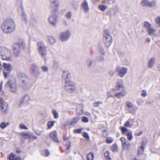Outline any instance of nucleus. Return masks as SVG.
<instances>
[{
  "label": "nucleus",
  "mask_w": 160,
  "mask_h": 160,
  "mask_svg": "<svg viewBox=\"0 0 160 160\" xmlns=\"http://www.w3.org/2000/svg\"><path fill=\"white\" fill-rule=\"evenodd\" d=\"M1 27L3 32L8 34L13 32L15 30L16 25L13 20L8 19L3 21Z\"/></svg>",
  "instance_id": "f257e3e1"
},
{
  "label": "nucleus",
  "mask_w": 160,
  "mask_h": 160,
  "mask_svg": "<svg viewBox=\"0 0 160 160\" xmlns=\"http://www.w3.org/2000/svg\"><path fill=\"white\" fill-rule=\"evenodd\" d=\"M59 6V3L58 0H54L52 1L51 6L53 10L52 12V15L48 20L50 24L54 26L57 23V16L56 14L58 12Z\"/></svg>",
  "instance_id": "f03ea898"
},
{
  "label": "nucleus",
  "mask_w": 160,
  "mask_h": 160,
  "mask_svg": "<svg viewBox=\"0 0 160 160\" xmlns=\"http://www.w3.org/2000/svg\"><path fill=\"white\" fill-rule=\"evenodd\" d=\"M25 49V43L22 39H20L18 42L15 43L13 45V53L16 56L20 55V50H24Z\"/></svg>",
  "instance_id": "7ed1b4c3"
},
{
  "label": "nucleus",
  "mask_w": 160,
  "mask_h": 160,
  "mask_svg": "<svg viewBox=\"0 0 160 160\" xmlns=\"http://www.w3.org/2000/svg\"><path fill=\"white\" fill-rule=\"evenodd\" d=\"M0 55L3 60H11V52L10 51L4 47H0Z\"/></svg>",
  "instance_id": "20e7f679"
},
{
  "label": "nucleus",
  "mask_w": 160,
  "mask_h": 160,
  "mask_svg": "<svg viewBox=\"0 0 160 160\" xmlns=\"http://www.w3.org/2000/svg\"><path fill=\"white\" fill-rule=\"evenodd\" d=\"M103 36L104 43L107 47H109L112 42V38L110 32L107 30H105Z\"/></svg>",
  "instance_id": "39448f33"
},
{
  "label": "nucleus",
  "mask_w": 160,
  "mask_h": 160,
  "mask_svg": "<svg viewBox=\"0 0 160 160\" xmlns=\"http://www.w3.org/2000/svg\"><path fill=\"white\" fill-rule=\"evenodd\" d=\"M6 86L9 88L12 92L15 93L17 92V87L16 81L14 78L9 79L7 82Z\"/></svg>",
  "instance_id": "423d86ee"
},
{
  "label": "nucleus",
  "mask_w": 160,
  "mask_h": 160,
  "mask_svg": "<svg viewBox=\"0 0 160 160\" xmlns=\"http://www.w3.org/2000/svg\"><path fill=\"white\" fill-rule=\"evenodd\" d=\"M37 45L39 53L42 57H45L47 54V50L46 47L44 44L41 42H38Z\"/></svg>",
  "instance_id": "0eeeda50"
},
{
  "label": "nucleus",
  "mask_w": 160,
  "mask_h": 160,
  "mask_svg": "<svg viewBox=\"0 0 160 160\" xmlns=\"http://www.w3.org/2000/svg\"><path fill=\"white\" fill-rule=\"evenodd\" d=\"M144 27L147 28L148 33L150 35L153 34L155 32L156 30L151 27V25L147 22H144Z\"/></svg>",
  "instance_id": "6e6552de"
},
{
  "label": "nucleus",
  "mask_w": 160,
  "mask_h": 160,
  "mask_svg": "<svg viewBox=\"0 0 160 160\" xmlns=\"http://www.w3.org/2000/svg\"><path fill=\"white\" fill-rule=\"evenodd\" d=\"M70 33L69 31L62 32L59 35L60 39L62 41L67 40L70 36Z\"/></svg>",
  "instance_id": "1a4fd4ad"
},
{
  "label": "nucleus",
  "mask_w": 160,
  "mask_h": 160,
  "mask_svg": "<svg viewBox=\"0 0 160 160\" xmlns=\"http://www.w3.org/2000/svg\"><path fill=\"white\" fill-rule=\"evenodd\" d=\"M65 89L66 90L71 91L72 92L75 89V86L73 82L70 81H67L65 84Z\"/></svg>",
  "instance_id": "9d476101"
},
{
  "label": "nucleus",
  "mask_w": 160,
  "mask_h": 160,
  "mask_svg": "<svg viewBox=\"0 0 160 160\" xmlns=\"http://www.w3.org/2000/svg\"><path fill=\"white\" fill-rule=\"evenodd\" d=\"M141 4L143 6H147L150 7L154 6L156 3L154 1H152L151 2L148 1V0H143L141 2Z\"/></svg>",
  "instance_id": "9b49d317"
},
{
  "label": "nucleus",
  "mask_w": 160,
  "mask_h": 160,
  "mask_svg": "<svg viewBox=\"0 0 160 160\" xmlns=\"http://www.w3.org/2000/svg\"><path fill=\"white\" fill-rule=\"evenodd\" d=\"M9 110L8 105L6 102L4 103L0 106V112L4 114L6 113Z\"/></svg>",
  "instance_id": "f8f14e48"
},
{
  "label": "nucleus",
  "mask_w": 160,
  "mask_h": 160,
  "mask_svg": "<svg viewBox=\"0 0 160 160\" xmlns=\"http://www.w3.org/2000/svg\"><path fill=\"white\" fill-rule=\"evenodd\" d=\"M81 7H82L85 12H88L89 10V7L86 0H84L81 4Z\"/></svg>",
  "instance_id": "ddd939ff"
},
{
  "label": "nucleus",
  "mask_w": 160,
  "mask_h": 160,
  "mask_svg": "<svg viewBox=\"0 0 160 160\" xmlns=\"http://www.w3.org/2000/svg\"><path fill=\"white\" fill-rule=\"evenodd\" d=\"M121 141L122 142V146L123 149H128L129 145L126 142V138L124 137H122L121 138Z\"/></svg>",
  "instance_id": "4468645a"
},
{
  "label": "nucleus",
  "mask_w": 160,
  "mask_h": 160,
  "mask_svg": "<svg viewBox=\"0 0 160 160\" xmlns=\"http://www.w3.org/2000/svg\"><path fill=\"white\" fill-rule=\"evenodd\" d=\"M50 136L52 138L54 141L56 142L59 143V141L57 139V133L56 131H54L50 134Z\"/></svg>",
  "instance_id": "2eb2a0df"
},
{
  "label": "nucleus",
  "mask_w": 160,
  "mask_h": 160,
  "mask_svg": "<svg viewBox=\"0 0 160 160\" xmlns=\"http://www.w3.org/2000/svg\"><path fill=\"white\" fill-rule=\"evenodd\" d=\"M21 136L26 139L31 138L32 135L31 132H21L20 133Z\"/></svg>",
  "instance_id": "dca6fc26"
},
{
  "label": "nucleus",
  "mask_w": 160,
  "mask_h": 160,
  "mask_svg": "<svg viewBox=\"0 0 160 160\" xmlns=\"http://www.w3.org/2000/svg\"><path fill=\"white\" fill-rule=\"evenodd\" d=\"M145 145V144L143 142L141 143V144L140 147L138 149V155H141L144 152V149Z\"/></svg>",
  "instance_id": "f3484780"
},
{
  "label": "nucleus",
  "mask_w": 160,
  "mask_h": 160,
  "mask_svg": "<svg viewBox=\"0 0 160 160\" xmlns=\"http://www.w3.org/2000/svg\"><path fill=\"white\" fill-rule=\"evenodd\" d=\"M3 67L4 69L8 72H10L12 69V67L10 64H7L5 63L3 64Z\"/></svg>",
  "instance_id": "a211bd4d"
},
{
  "label": "nucleus",
  "mask_w": 160,
  "mask_h": 160,
  "mask_svg": "<svg viewBox=\"0 0 160 160\" xmlns=\"http://www.w3.org/2000/svg\"><path fill=\"white\" fill-rule=\"evenodd\" d=\"M80 119L79 117H76L73 118L71 120L69 125H72L76 124L79 120Z\"/></svg>",
  "instance_id": "6ab92c4d"
},
{
  "label": "nucleus",
  "mask_w": 160,
  "mask_h": 160,
  "mask_svg": "<svg viewBox=\"0 0 160 160\" xmlns=\"http://www.w3.org/2000/svg\"><path fill=\"white\" fill-rule=\"evenodd\" d=\"M62 77L65 79H68L71 78L70 73H68L67 71H64L63 72Z\"/></svg>",
  "instance_id": "aec40b11"
},
{
  "label": "nucleus",
  "mask_w": 160,
  "mask_h": 160,
  "mask_svg": "<svg viewBox=\"0 0 160 160\" xmlns=\"http://www.w3.org/2000/svg\"><path fill=\"white\" fill-rule=\"evenodd\" d=\"M134 122L132 120L127 121L125 123L124 125L125 127H130L133 125Z\"/></svg>",
  "instance_id": "412c9836"
},
{
  "label": "nucleus",
  "mask_w": 160,
  "mask_h": 160,
  "mask_svg": "<svg viewBox=\"0 0 160 160\" xmlns=\"http://www.w3.org/2000/svg\"><path fill=\"white\" fill-rule=\"evenodd\" d=\"M127 69L125 68H122L121 69V77H123L126 74L127 72Z\"/></svg>",
  "instance_id": "4be33fe9"
},
{
  "label": "nucleus",
  "mask_w": 160,
  "mask_h": 160,
  "mask_svg": "<svg viewBox=\"0 0 160 160\" xmlns=\"http://www.w3.org/2000/svg\"><path fill=\"white\" fill-rule=\"evenodd\" d=\"M94 157V154L92 152H90L88 154L87 158L88 160H93Z\"/></svg>",
  "instance_id": "5701e85b"
},
{
  "label": "nucleus",
  "mask_w": 160,
  "mask_h": 160,
  "mask_svg": "<svg viewBox=\"0 0 160 160\" xmlns=\"http://www.w3.org/2000/svg\"><path fill=\"white\" fill-rule=\"evenodd\" d=\"M154 62V58H151L148 63V66L149 67L151 68L152 67L153 64Z\"/></svg>",
  "instance_id": "b1692460"
},
{
  "label": "nucleus",
  "mask_w": 160,
  "mask_h": 160,
  "mask_svg": "<svg viewBox=\"0 0 160 160\" xmlns=\"http://www.w3.org/2000/svg\"><path fill=\"white\" fill-rule=\"evenodd\" d=\"M9 122H3L1 123L0 125V127L2 129H3L5 128L7 126L9 125Z\"/></svg>",
  "instance_id": "393cba45"
},
{
  "label": "nucleus",
  "mask_w": 160,
  "mask_h": 160,
  "mask_svg": "<svg viewBox=\"0 0 160 160\" xmlns=\"http://www.w3.org/2000/svg\"><path fill=\"white\" fill-rule=\"evenodd\" d=\"M48 38L50 42L52 44H54L56 42L55 38L52 36H48Z\"/></svg>",
  "instance_id": "a878e982"
},
{
  "label": "nucleus",
  "mask_w": 160,
  "mask_h": 160,
  "mask_svg": "<svg viewBox=\"0 0 160 160\" xmlns=\"http://www.w3.org/2000/svg\"><path fill=\"white\" fill-rule=\"evenodd\" d=\"M99 8L102 11H105L107 8V6L102 4H100L99 5Z\"/></svg>",
  "instance_id": "bb28decb"
},
{
  "label": "nucleus",
  "mask_w": 160,
  "mask_h": 160,
  "mask_svg": "<svg viewBox=\"0 0 160 160\" xmlns=\"http://www.w3.org/2000/svg\"><path fill=\"white\" fill-rule=\"evenodd\" d=\"M16 155L13 152H12L8 156L9 160H14Z\"/></svg>",
  "instance_id": "cd10ccee"
},
{
  "label": "nucleus",
  "mask_w": 160,
  "mask_h": 160,
  "mask_svg": "<svg viewBox=\"0 0 160 160\" xmlns=\"http://www.w3.org/2000/svg\"><path fill=\"white\" fill-rule=\"evenodd\" d=\"M118 149V147L116 144H114L111 147V150L113 152H116Z\"/></svg>",
  "instance_id": "c85d7f7f"
},
{
  "label": "nucleus",
  "mask_w": 160,
  "mask_h": 160,
  "mask_svg": "<svg viewBox=\"0 0 160 160\" xmlns=\"http://www.w3.org/2000/svg\"><path fill=\"white\" fill-rule=\"evenodd\" d=\"M52 112L54 115V118H57L58 117V112L55 109H53Z\"/></svg>",
  "instance_id": "c756f323"
},
{
  "label": "nucleus",
  "mask_w": 160,
  "mask_h": 160,
  "mask_svg": "<svg viewBox=\"0 0 160 160\" xmlns=\"http://www.w3.org/2000/svg\"><path fill=\"white\" fill-rule=\"evenodd\" d=\"M104 155L105 157L107 159L109 160H111V158L110 156L109 153L108 151H106L104 154Z\"/></svg>",
  "instance_id": "7c9ffc66"
},
{
  "label": "nucleus",
  "mask_w": 160,
  "mask_h": 160,
  "mask_svg": "<svg viewBox=\"0 0 160 160\" xmlns=\"http://www.w3.org/2000/svg\"><path fill=\"white\" fill-rule=\"evenodd\" d=\"M82 135L83 137H84L87 140H88L89 139V136L88 133L84 132L83 133Z\"/></svg>",
  "instance_id": "2f4dec72"
},
{
  "label": "nucleus",
  "mask_w": 160,
  "mask_h": 160,
  "mask_svg": "<svg viewBox=\"0 0 160 160\" xmlns=\"http://www.w3.org/2000/svg\"><path fill=\"white\" fill-rule=\"evenodd\" d=\"M82 121L83 122L86 123L88 122L89 120L88 117L85 116H83L82 118Z\"/></svg>",
  "instance_id": "473e14b6"
},
{
  "label": "nucleus",
  "mask_w": 160,
  "mask_h": 160,
  "mask_svg": "<svg viewBox=\"0 0 160 160\" xmlns=\"http://www.w3.org/2000/svg\"><path fill=\"white\" fill-rule=\"evenodd\" d=\"M54 124V121H50L48 123V128H50L52 127Z\"/></svg>",
  "instance_id": "72a5a7b5"
},
{
  "label": "nucleus",
  "mask_w": 160,
  "mask_h": 160,
  "mask_svg": "<svg viewBox=\"0 0 160 160\" xmlns=\"http://www.w3.org/2000/svg\"><path fill=\"white\" fill-rule=\"evenodd\" d=\"M113 141V140L112 138L110 137H108L107 138L106 141V142L108 143H110L112 142Z\"/></svg>",
  "instance_id": "f704fd0d"
},
{
  "label": "nucleus",
  "mask_w": 160,
  "mask_h": 160,
  "mask_svg": "<svg viewBox=\"0 0 160 160\" xmlns=\"http://www.w3.org/2000/svg\"><path fill=\"white\" fill-rule=\"evenodd\" d=\"M50 154V153L49 150L48 149H46L44 151L43 155L47 157Z\"/></svg>",
  "instance_id": "c9c22d12"
},
{
  "label": "nucleus",
  "mask_w": 160,
  "mask_h": 160,
  "mask_svg": "<svg viewBox=\"0 0 160 160\" xmlns=\"http://www.w3.org/2000/svg\"><path fill=\"white\" fill-rule=\"evenodd\" d=\"M127 106L129 108H131L133 106V104L130 102L128 101L126 102Z\"/></svg>",
  "instance_id": "e433bc0d"
},
{
  "label": "nucleus",
  "mask_w": 160,
  "mask_h": 160,
  "mask_svg": "<svg viewBox=\"0 0 160 160\" xmlns=\"http://www.w3.org/2000/svg\"><path fill=\"white\" fill-rule=\"evenodd\" d=\"M127 138L129 140H131L132 139V136L131 133L129 132L128 134Z\"/></svg>",
  "instance_id": "4c0bfd02"
},
{
  "label": "nucleus",
  "mask_w": 160,
  "mask_h": 160,
  "mask_svg": "<svg viewBox=\"0 0 160 160\" xmlns=\"http://www.w3.org/2000/svg\"><path fill=\"white\" fill-rule=\"evenodd\" d=\"M66 146L67 147V149L68 150L69 149V148L71 146V142L70 141H68L67 143H66Z\"/></svg>",
  "instance_id": "58836bf2"
},
{
  "label": "nucleus",
  "mask_w": 160,
  "mask_h": 160,
  "mask_svg": "<svg viewBox=\"0 0 160 160\" xmlns=\"http://www.w3.org/2000/svg\"><path fill=\"white\" fill-rule=\"evenodd\" d=\"M147 95L146 93V91L145 90H142L141 92V95L143 97H146Z\"/></svg>",
  "instance_id": "ea45409f"
},
{
  "label": "nucleus",
  "mask_w": 160,
  "mask_h": 160,
  "mask_svg": "<svg viewBox=\"0 0 160 160\" xmlns=\"http://www.w3.org/2000/svg\"><path fill=\"white\" fill-rule=\"evenodd\" d=\"M20 128L21 129H28V128L26 127L25 125L23 124H21L20 125Z\"/></svg>",
  "instance_id": "a19ab883"
},
{
  "label": "nucleus",
  "mask_w": 160,
  "mask_h": 160,
  "mask_svg": "<svg viewBox=\"0 0 160 160\" xmlns=\"http://www.w3.org/2000/svg\"><path fill=\"white\" fill-rule=\"evenodd\" d=\"M66 17L68 19H70L72 16V13L71 12H68L66 15Z\"/></svg>",
  "instance_id": "79ce46f5"
},
{
  "label": "nucleus",
  "mask_w": 160,
  "mask_h": 160,
  "mask_svg": "<svg viewBox=\"0 0 160 160\" xmlns=\"http://www.w3.org/2000/svg\"><path fill=\"white\" fill-rule=\"evenodd\" d=\"M155 22L156 23L159 25L160 27V17H158L156 19Z\"/></svg>",
  "instance_id": "37998d69"
},
{
  "label": "nucleus",
  "mask_w": 160,
  "mask_h": 160,
  "mask_svg": "<svg viewBox=\"0 0 160 160\" xmlns=\"http://www.w3.org/2000/svg\"><path fill=\"white\" fill-rule=\"evenodd\" d=\"M10 72H6L5 71H3V73L4 78H7Z\"/></svg>",
  "instance_id": "c03bdc74"
},
{
  "label": "nucleus",
  "mask_w": 160,
  "mask_h": 160,
  "mask_svg": "<svg viewBox=\"0 0 160 160\" xmlns=\"http://www.w3.org/2000/svg\"><path fill=\"white\" fill-rule=\"evenodd\" d=\"M136 132H135V135L136 136H139L142 133V132L141 131H136Z\"/></svg>",
  "instance_id": "a18cd8bd"
},
{
  "label": "nucleus",
  "mask_w": 160,
  "mask_h": 160,
  "mask_svg": "<svg viewBox=\"0 0 160 160\" xmlns=\"http://www.w3.org/2000/svg\"><path fill=\"white\" fill-rule=\"evenodd\" d=\"M102 102H94V104H93V106L94 107H97L100 104H102Z\"/></svg>",
  "instance_id": "49530a36"
},
{
  "label": "nucleus",
  "mask_w": 160,
  "mask_h": 160,
  "mask_svg": "<svg viewBox=\"0 0 160 160\" xmlns=\"http://www.w3.org/2000/svg\"><path fill=\"white\" fill-rule=\"evenodd\" d=\"M42 70L44 72H46L48 70V68L46 66H43L42 67Z\"/></svg>",
  "instance_id": "de8ad7c7"
},
{
  "label": "nucleus",
  "mask_w": 160,
  "mask_h": 160,
  "mask_svg": "<svg viewBox=\"0 0 160 160\" xmlns=\"http://www.w3.org/2000/svg\"><path fill=\"white\" fill-rule=\"evenodd\" d=\"M4 102H5L3 101V99L2 98L0 97V106Z\"/></svg>",
  "instance_id": "09e8293b"
},
{
  "label": "nucleus",
  "mask_w": 160,
  "mask_h": 160,
  "mask_svg": "<svg viewBox=\"0 0 160 160\" xmlns=\"http://www.w3.org/2000/svg\"><path fill=\"white\" fill-rule=\"evenodd\" d=\"M35 132L38 135H39L41 134V131H35Z\"/></svg>",
  "instance_id": "8fccbe9b"
},
{
  "label": "nucleus",
  "mask_w": 160,
  "mask_h": 160,
  "mask_svg": "<svg viewBox=\"0 0 160 160\" xmlns=\"http://www.w3.org/2000/svg\"><path fill=\"white\" fill-rule=\"evenodd\" d=\"M31 134L32 135V136L31 137V138H33L34 139H36L38 138L37 137L34 136L32 133H31Z\"/></svg>",
  "instance_id": "3c124183"
},
{
  "label": "nucleus",
  "mask_w": 160,
  "mask_h": 160,
  "mask_svg": "<svg viewBox=\"0 0 160 160\" xmlns=\"http://www.w3.org/2000/svg\"><path fill=\"white\" fill-rule=\"evenodd\" d=\"M75 133H81L82 132V131H73Z\"/></svg>",
  "instance_id": "603ef678"
},
{
  "label": "nucleus",
  "mask_w": 160,
  "mask_h": 160,
  "mask_svg": "<svg viewBox=\"0 0 160 160\" xmlns=\"http://www.w3.org/2000/svg\"><path fill=\"white\" fill-rule=\"evenodd\" d=\"M15 160H22V159L21 157H18L15 159Z\"/></svg>",
  "instance_id": "864d4df0"
},
{
  "label": "nucleus",
  "mask_w": 160,
  "mask_h": 160,
  "mask_svg": "<svg viewBox=\"0 0 160 160\" xmlns=\"http://www.w3.org/2000/svg\"><path fill=\"white\" fill-rule=\"evenodd\" d=\"M107 131H103L102 134L104 137H106V136L105 135V134L107 133ZM107 136V135H106V136Z\"/></svg>",
  "instance_id": "5fc2aeb1"
},
{
  "label": "nucleus",
  "mask_w": 160,
  "mask_h": 160,
  "mask_svg": "<svg viewBox=\"0 0 160 160\" xmlns=\"http://www.w3.org/2000/svg\"><path fill=\"white\" fill-rule=\"evenodd\" d=\"M120 95V93H118L116 94L115 96L116 97H118V98H119V96Z\"/></svg>",
  "instance_id": "6e6d98bb"
},
{
  "label": "nucleus",
  "mask_w": 160,
  "mask_h": 160,
  "mask_svg": "<svg viewBox=\"0 0 160 160\" xmlns=\"http://www.w3.org/2000/svg\"><path fill=\"white\" fill-rule=\"evenodd\" d=\"M69 137H68V138L64 137L63 138V140H64V141H65L67 140L68 139H69Z\"/></svg>",
  "instance_id": "4d7b16f0"
},
{
  "label": "nucleus",
  "mask_w": 160,
  "mask_h": 160,
  "mask_svg": "<svg viewBox=\"0 0 160 160\" xmlns=\"http://www.w3.org/2000/svg\"><path fill=\"white\" fill-rule=\"evenodd\" d=\"M146 41L147 42H149L150 41V39L149 38H147L146 39Z\"/></svg>",
  "instance_id": "13d9d810"
},
{
  "label": "nucleus",
  "mask_w": 160,
  "mask_h": 160,
  "mask_svg": "<svg viewBox=\"0 0 160 160\" xmlns=\"http://www.w3.org/2000/svg\"><path fill=\"white\" fill-rule=\"evenodd\" d=\"M23 20L25 21V22L26 23L27 22V18H23Z\"/></svg>",
  "instance_id": "bf43d9fd"
},
{
  "label": "nucleus",
  "mask_w": 160,
  "mask_h": 160,
  "mask_svg": "<svg viewBox=\"0 0 160 160\" xmlns=\"http://www.w3.org/2000/svg\"><path fill=\"white\" fill-rule=\"evenodd\" d=\"M2 69V66L1 62H0V71Z\"/></svg>",
  "instance_id": "052dcab7"
},
{
  "label": "nucleus",
  "mask_w": 160,
  "mask_h": 160,
  "mask_svg": "<svg viewBox=\"0 0 160 160\" xmlns=\"http://www.w3.org/2000/svg\"><path fill=\"white\" fill-rule=\"evenodd\" d=\"M2 90V86L0 84V92Z\"/></svg>",
  "instance_id": "680f3d73"
},
{
  "label": "nucleus",
  "mask_w": 160,
  "mask_h": 160,
  "mask_svg": "<svg viewBox=\"0 0 160 160\" xmlns=\"http://www.w3.org/2000/svg\"><path fill=\"white\" fill-rule=\"evenodd\" d=\"M21 152V151L20 150H18L17 151V153H19Z\"/></svg>",
  "instance_id": "e2e57ef3"
},
{
  "label": "nucleus",
  "mask_w": 160,
  "mask_h": 160,
  "mask_svg": "<svg viewBox=\"0 0 160 160\" xmlns=\"http://www.w3.org/2000/svg\"><path fill=\"white\" fill-rule=\"evenodd\" d=\"M121 130H127L125 128H122Z\"/></svg>",
  "instance_id": "0e129e2a"
},
{
  "label": "nucleus",
  "mask_w": 160,
  "mask_h": 160,
  "mask_svg": "<svg viewBox=\"0 0 160 160\" xmlns=\"http://www.w3.org/2000/svg\"><path fill=\"white\" fill-rule=\"evenodd\" d=\"M0 140L2 141V139H0ZM3 142H2H2H1L0 143V144L1 145H2V144H3Z\"/></svg>",
  "instance_id": "69168bd1"
},
{
  "label": "nucleus",
  "mask_w": 160,
  "mask_h": 160,
  "mask_svg": "<svg viewBox=\"0 0 160 160\" xmlns=\"http://www.w3.org/2000/svg\"><path fill=\"white\" fill-rule=\"evenodd\" d=\"M117 71L118 72L119 75H120V71H119V70H117Z\"/></svg>",
  "instance_id": "338daca9"
},
{
  "label": "nucleus",
  "mask_w": 160,
  "mask_h": 160,
  "mask_svg": "<svg viewBox=\"0 0 160 160\" xmlns=\"http://www.w3.org/2000/svg\"><path fill=\"white\" fill-rule=\"evenodd\" d=\"M133 160H140L139 159H137L136 158H134V159H133Z\"/></svg>",
  "instance_id": "774afa93"
}]
</instances>
